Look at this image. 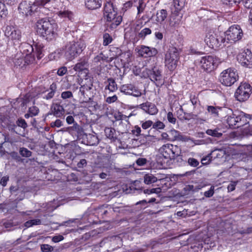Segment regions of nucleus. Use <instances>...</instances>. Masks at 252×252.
<instances>
[{
  "instance_id": "f257e3e1",
  "label": "nucleus",
  "mask_w": 252,
  "mask_h": 252,
  "mask_svg": "<svg viewBox=\"0 0 252 252\" xmlns=\"http://www.w3.org/2000/svg\"><path fill=\"white\" fill-rule=\"evenodd\" d=\"M20 51L12 58L15 66L23 67L27 64L32 63L34 60L33 48L30 44L24 42L19 47Z\"/></svg>"
},
{
  "instance_id": "f03ea898",
  "label": "nucleus",
  "mask_w": 252,
  "mask_h": 252,
  "mask_svg": "<svg viewBox=\"0 0 252 252\" xmlns=\"http://www.w3.org/2000/svg\"><path fill=\"white\" fill-rule=\"evenodd\" d=\"M37 32L47 40L55 38L57 35V25L47 19H42L36 23Z\"/></svg>"
},
{
  "instance_id": "7ed1b4c3",
  "label": "nucleus",
  "mask_w": 252,
  "mask_h": 252,
  "mask_svg": "<svg viewBox=\"0 0 252 252\" xmlns=\"http://www.w3.org/2000/svg\"><path fill=\"white\" fill-rule=\"evenodd\" d=\"M50 2V0H36L34 2L22 1L18 7L20 13L28 17H36L39 16L38 12L40 9L39 6H44Z\"/></svg>"
},
{
  "instance_id": "20e7f679",
  "label": "nucleus",
  "mask_w": 252,
  "mask_h": 252,
  "mask_svg": "<svg viewBox=\"0 0 252 252\" xmlns=\"http://www.w3.org/2000/svg\"><path fill=\"white\" fill-rule=\"evenodd\" d=\"M85 48V46L82 42H70L65 45L64 57L67 61H72L79 56Z\"/></svg>"
},
{
  "instance_id": "39448f33",
  "label": "nucleus",
  "mask_w": 252,
  "mask_h": 252,
  "mask_svg": "<svg viewBox=\"0 0 252 252\" xmlns=\"http://www.w3.org/2000/svg\"><path fill=\"white\" fill-rule=\"evenodd\" d=\"M244 33L241 27L238 25H233L224 33L226 43H235L242 40Z\"/></svg>"
},
{
  "instance_id": "423d86ee",
  "label": "nucleus",
  "mask_w": 252,
  "mask_h": 252,
  "mask_svg": "<svg viewBox=\"0 0 252 252\" xmlns=\"http://www.w3.org/2000/svg\"><path fill=\"white\" fill-rule=\"evenodd\" d=\"M179 50L176 47H171L165 55L164 63L165 66L170 71L176 69L179 60Z\"/></svg>"
},
{
  "instance_id": "0eeeda50",
  "label": "nucleus",
  "mask_w": 252,
  "mask_h": 252,
  "mask_svg": "<svg viewBox=\"0 0 252 252\" xmlns=\"http://www.w3.org/2000/svg\"><path fill=\"white\" fill-rule=\"evenodd\" d=\"M158 152L164 158L171 160L180 156L181 149L177 145L168 143L162 145Z\"/></svg>"
},
{
  "instance_id": "6e6552de",
  "label": "nucleus",
  "mask_w": 252,
  "mask_h": 252,
  "mask_svg": "<svg viewBox=\"0 0 252 252\" xmlns=\"http://www.w3.org/2000/svg\"><path fill=\"white\" fill-rule=\"evenodd\" d=\"M239 79L237 71L229 68L221 72L219 76L220 82L224 86L229 87L233 85Z\"/></svg>"
},
{
  "instance_id": "1a4fd4ad",
  "label": "nucleus",
  "mask_w": 252,
  "mask_h": 252,
  "mask_svg": "<svg viewBox=\"0 0 252 252\" xmlns=\"http://www.w3.org/2000/svg\"><path fill=\"white\" fill-rule=\"evenodd\" d=\"M143 73L157 86H161L164 84L162 70L159 66H155L151 69L146 68Z\"/></svg>"
},
{
  "instance_id": "9d476101",
  "label": "nucleus",
  "mask_w": 252,
  "mask_h": 252,
  "mask_svg": "<svg viewBox=\"0 0 252 252\" xmlns=\"http://www.w3.org/2000/svg\"><path fill=\"white\" fill-rule=\"evenodd\" d=\"M208 46L213 49L220 47L222 45H226L224 36H220L214 32L208 33L204 39Z\"/></svg>"
},
{
  "instance_id": "9b49d317",
  "label": "nucleus",
  "mask_w": 252,
  "mask_h": 252,
  "mask_svg": "<svg viewBox=\"0 0 252 252\" xmlns=\"http://www.w3.org/2000/svg\"><path fill=\"white\" fill-rule=\"evenodd\" d=\"M252 93V87L248 83H241L237 89L235 97L237 100L243 102L247 100Z\"/></svg>"
},
{
  "instance_id": "f8f14e48",
  "label": "nucleus",
  "mask_w": 252,
  "mask_h": 252,
  "mask_svg": "<svg viewBox=\"0 0 252 252\" xmlns=\"http://www.w3.org/2000/svg\"><path fill=\"white\" fill-rule=\"evenodd\" d=\"M217 61V58L212 56L203 57L200 62L201 67L204 71L211 72L218 65Z\"/></svg>"
},
{
  "instance_id": "ddd939ff",
  "label": "nucleus",
  "mask_w": 252,
  "mask_h": 252,
  "mask_svg": "<svg viewBox=\"0 0 252 252\" xmlns=\"http://www.w3.org/2000/svg\"><path fill=\"white\" fill-rule=\"evenodd\" d=\"M237 59L242 65L249 68L252 67V53L249 50L239 54Z\"/></svg>"
},
{
  "instance_id": "4468645a",
  "label": "nucleus",
  "mask_w": 252,
  "mask_h": 252,
  "mask_svg": "<svg viewBox=\"0 0 252 252\" xmlns=\"http://www.w3.org/2000/svg\"><path fill=\"white\" fill-rule=\"evenodd\" d=\"M120 90L121 92L125 94L132 95L134 97H139L142 94L140 90L131 84H125L121 86Z\"/></svg>"
},
{
  "instance_id": "2eb2a0df",
  "label": "nucleus",
  "mask_w": 252,
  "mask_h": 252,
  "mask_svg": "<svg viewBox=\"0 0 252 252\" xmlns=\"http://www.w3.org/2000/svg\"><path fill=\"white\" fill-rule=\"evenodd\" d=\"M137 108L142 110L145 113L150 115H155L158 114V110L156 105L150 101H146L136 106Z\"/></svg>"
},
{
  "instance_id": "dca6fc26",
  "label": "nucleus",
  "mask_w": 252,
  "mask_h": 252,
  "mask_svg": "<svg viewBox=\"0 0 252 252\" xmlns=\"http://www.w3.org/2000/svg\"><path fill=\"white\" fill-rule=\"evenodd\" d=\"M119 15L117 9L114 7L113 3L110 2H106L104 7V16L106 20L111 21V19L113 20V18H116Z\"/></svg>"
},
{
  "instance_id": "f3484780",
  "label": "nucleus",
  "mask_w": 252,
  "mask_h": 252,
  "mask_svg": "<svg viewBox=\"0 0 252 252\" xmlns=\"http://www.w3.org/2000/svg\"><path fill=\"white\" fill-rule=\"evenodd\" d=\"M5 35L9 39L19 41L21 38V32L16 28L7 26L5 30Z\"/></svg>"
},
{
  "instance_id": "a211bd4d",
  "label": "nucleus",
  "mask_w": 252,
  "mask_h": 252,
  "mask_svg": "<svg viewBox=\"0 0 252 252\" xmlns=\"http://www.w3.org/2000/svg\"><path fill=\"white\" fill-rule=\"evenodd\" d=\"M140 56L144 58L155 57L158 53L157 49L154 47H150L145 45H141L138 50Z\"/></svg>"
},
{
  "instance_id": "6ab92c4d",
  "label": "nucleus",
  "mask_w": 252,
  "mask_h": 252,
  "mask_svg": "<svg viewBox=\"0 0 252 252\" xmlns=\"http://www.w3.org/2000/svg\"><path fill=\"white\" fill-rule=\"evenodd\" d=\"M250 119H252L249 115L243 112H237V127L243 126L250 123Z\"/></svg>"
},
{
  "instance_id": "aec40b11",
  "label": "nucleus",
  "mask_w": 252,
  "mask_h": 252,
  "mask_svg": "<svg viewBox=\"0 0 252 252\" xmlns=\"http://www.w3.org/2000/svg\"><path fill=\"white\" fill-rule=\"evenodd\" d=\"M64 110L63 107L58 103H53L48 115H53L56 117H61L64 115Z\"/></svg>"
},
{
  "instance_id": "412c9836",
  "label": "nucleus",
  "mask_w": 252,
  "mask_h": 252,
  "mask_svg": "<svg viewBox=\"0 0 252 252\" xmlns=\"http://www.w3.org/2000/svg\"><path fill=\"white\" fill-rule=\"evenodd\" d=\"M89 67L88 59L86 57L80 59L74 66L73 69L78 72L87 70Z\"/></svg>"
},
{
  "instance_id": "4be33fe9",
  "label": "nucleus",
  "mask_w": 252,
  "mask_h": 252,
  "mask_svg": "<svg viewBox=\"0 0 252 252\" xmlns=\"http://www.w3.org/2000/svg\"><path fill=\"white\" fill-rule=\"evenodd\" d=\"M102 0H85L86 7L90 10H96L101 7Z\"/></svg>"
},
{
  "instance_id": "5701e85b",
  "label": "nucleus",
  "mask_w": 252,
  "mask_h": 252,
  "mask_svg": "<svg viewBox=\"0 0 252 252\" xmlns=\"http://www.w3.org/2000/svg\"><path fill=\"white\" fill-rule=\"evenodd\" d=\"M122 21V17L121 15L113 18V20L111 19V21H107V30L109 31L114 30L121 23Z\"/></svg>"
},
{
  "instance_id": "b1692460",
  "label": "nucleus",
  "mask_w": 252,
  "mask_h": 252,
  "mask_svg": "<svg viewBox=\"0 0 252 252\" xmlns=\"http://www.w3.org/2000/svg\"><path fill=\"white\" fill-rule=\"evenodd\" d=\"M57 90V86L55 83H52L49 90L42 94V97L47 100L50 99L53 97Z\"/></svg>"
},
{
  "instance_id": "393cba45",
  "label": "nucleus",
  "mask_w": 252,
  "mask_h": 252,
  "mask_svg": "<svg viewBox=\"0 0 252 252\" xmlns=\"http://www.w3.org/2000/svg\"><path fill=\"white\" fill-rule=\"evenodd\" d=\"M180 110L182 111L184 113L183 119L185 120H190L191 119H197L198 115L202 112V111L201 110H199L198 111H196L193 109V111L191 113H187L185 112H183V109L182 108H180Z\"/></svg>"
},
{
  "instance_id": "a878e982",
  "label": "nucleus",
  "mask_w": 252,
  "mask_h": 252,
  "mask_svg": "<svg viewBox=\"0 0 252 252\" xmlns=\"http://www.w3.org/2000/svg\"><path fill=\"white\" fill-rule=\"evenodd\" d=\"M237 112L232 113V115L228 116L226 122L230 128L237 127Z\"/></svg>"
},
{
  "instance_id": "bb28decb",
  "label": "nucleus",
  "mask_w": 252,
  "mask_h": 252,
  "mask_svg": "<svg viewBox=\"0 0 252 252\" xmlns=\"http://www.w3.org/2000/svg\"><path fill=\"white\" fill-rule=\"evenodd\" d=\"M86 145L90 146L97 145L99 143V140L96 134H86Z\"/></svg>"
},
{
  "instance_id": "cd10ccee",
  "label": "nucleus",
  "mask_w": 252,
  "mask_h": 252,
  "mask_svg": "<svg viewBox=\"0 0 252 252\" xmlns=\"http://www.w3.org/2000/svg\"><path fill=\"white\" fill-rule=\"evenodd\" d=\"M10 191L12 195L17 196V194L16 193L17 191H19L21 192L20 197H17L16 198V200L20 201L24 199L25 197V192L22 188H20L18 186H12L10 187Z\"/></svg>"
},
{
  "instance_id": "c85d7f7f",
  "label": "nucleus",
  "mask_w": 252,
  "mask_h": 252,
  "mask_svg": "<svg viewBox=\"0 0 252 252\" xmlns=\"http://www.w3.org/2000/svg\"><path fill=\"white\" fill-rule=\"evenodd\" d=\"M104 132L106 137L109 139L111 142H115L117 139L116 130L114 128L107 127L105 129Z\"/></svg>"
},
{
  "instance_id": "c756f323",
  "label": "nucleus",
  "mask_w": 252,
  "mask_h": 252,
  "mask_svg": "<svg viewBox=\"0 0 252 252\" xmlns=\"http://www.w3.org/2000/svg\"><path fill=\"white\" fill-rule=\"evenodd\" d=\"M16 125H13L11 126V127L9 126V129L14 132L17 133L15 130V128L17 126L23 128V129H26L28 127V124L26 121L21 118H19L17 120Z\"/></svg>"
},
{
  "instance_id": "7c9ffc66",
  "label": "nucleus",
  "mask_w": 252,
  "mask_h": 252,
  "mask_svg": "<svg viewBox=\"0 0 252 252\" xmlns=\"http://www.w3.org/2000/svg\"><path fill=\"white\" fill-rule=\"evenodd\" d=\"M167 12L165 9L158 11L156 14V21L159 23L163 22L167 18Z\"/></svg>"
},
{
  "instance_id": "2f4dec72",
  "label": "nucleus",
  "mask_w": 252,
  "mask_h": 252,
  "mask_svg": "<svg viewBox=\"0 0 252 252\" xmlns=\"http://www.w3.org/2000/svg\"><path fill=\"white\" fill-rule=\"evenodd\" d=\"M107 82L108 84L106 86L105 89H108L111 92H114L117 90V85L114 79L108 78Z\"/></svg>"
},
{
  "instance_id": "473e14b6",
  "label": "nucleus",
  "mask_w": 252,
  "mask_h": 252,
  "mask_svg": "<svg viewBox=\"0 0 252 252\" xmlns=\"http://www.w3.org/2000/svg\"><path fill=\"white\" fill-rule=\"evenodd\" d=\"M158 178L152 174H147L144 176V182L147 185L156 183Z\"/></svg>"
},
{
  "instance_id": "72a5a7b5",
  "label": "nucleus",
  "mask_w": 252,
  "mask_h": 252,
  "mask_svg": "<svg viewBox=\"0 0 252 252\" xmlns=\"http://www.w3.org/2000/svg\"><path fill=\"white\" fill-rule=\"evenodd\" d=\"M41 223V220L40 219H33L27 221L24 223V226L27 228L32 227L33 225H40Z\"/></svg>"
},
{
  "instance_id": "f704fd0d",
  "label": "nucleus",
  "mask_w": 252,
  "mask_h": 252,
  "mask_svg": "<svg viewBox=\"0 0 252 252\" xmlns=\"http://www.w3.org/2000/svg\"><path fill=\"white\" fill-rule=\"evenodd\" d=\"M190 101L192 104L194 106L193 110L198 111L200 109V110H201V111L202 110L203 108L199 103V101L197 98L195 97L194 96L190 98Z\"/></svg>"
},
{
  "instance_id": "c9c22d12",
  "label": "nucleus",
  "mask_w": 252,
  "mask_h": 252,
  "mask_svg": "<svg viewBox=\"0 0 252 252\" xmlns=\"http://www.w3.org/2000/svg\"><path fill=\"white\" fill-rule=\"evenodd\" d=\"M220 108L218 107H215L213 106H208L207 111L208 112L212 115L214 117H218L219 116V110Z\"/></svg>"
},
{
  "instance_id": "e433bc0d",
  "label": "nucleus",
  "mask_w": 252,
  "mask_h": 252,
  "mask_svg": "<svg viewBox=\"0 0 252 252\" xmlns=\"http://www.w3.org/2000/svg\"><path fill=\"white\" fill-rule=\"evenodd\" d=\"M152 31L151 29L148 28H145L142 29L140 32L138 33V36L139 38L144 39L145 37L151 33Z\"/></svg>"
},
{
  "instance_id": "4c0bfd02",
  "label": "nucleus",
  "mask_w": 252,
  "mask_h": 252,
  "mask_svg": "<svg viewBox=\"0 0 252 252\" xmlns=\"http://www.w3.org/2000/svg\"><path fill=\"white\" fill-rule=\"evenodd\" d=\"M8 10L3 3L0 2V16L1 18H5L8 15Z\"/></svg>"
},
{
  "instance_id": "58836bf2",
  "label": "nucleus",
  "mask_w": 252,
  "mask_h": 252,
  "mask_svg": "<svg viewBox=\"0 0 252 252\" xmlns=\"http://www.w3.org/2000/svg\"><path fill=\"white\" fill-rule=\"evenodd\" d=\"M19 153L22 157L26 158L30 157L32 153L31 151L24 147L20 148Z\"/></svg>"
},
{
  "instance_id": "ea45409f",
  "label": "nucleus",
  "mask_w": 252,
  "mask_h": 252,
  "mask_svg": "<svg viewBox=\"0 0 252 252\" xmlns=\"http://www.w3.org/2000/svg\"><path fill=\"white\" fill-rule=\"evenodd\" d=\"M206 133L209 135L216 137H220L222 135V133L218 131L217 129H207Z\"/></svg>"
},
{
  "instance_id": "a19ab883",
  "label": "nucleus",
  "mask_w": 252,
  "mask_h": 252,
  "mask_svg": "<svg viewBox=\"0 0 252 252\" xmlns=\"http://www.w3.org/2000/svg\"><path fill=\"white\" fill-rule=\"evenodd\" d=\"M2 135L4 137V142L3 143H9L11 144L16 142L17 141L13 137L10 136L8 134L3 133Z\"/></svg>"
},
{
  "instance_id": "79ce46f5",
  "label": "nucleus",
  "mask_w": 252,
  "mask_h": 252,
  "mask_svg": "<svg viewBox=\"0 0 252 252\" xmlns=\"http://www.w3.org/2000/svg\"><path fill=\"white\" fill-rule=\"evenodd\" d=\"M103 45L107 46L112 41V38L108 33H105L103 36Z\"/></svg>"
},
{
  "instance_id": "37998d69",
  "label": "nucleus",
  "mask_w": 252,
  "mask_h": 252,
  "mask_svg": "<svg viewBox=\"0 0 252 252\" xmlns=\"http://www.w3.org/2000/svg\"><path fill=\"white\" fill-rule=\"evenodd\" d=\"M86 91V88L84 87V86L82 85L79 88V93L81 95V98H82L83 101L85 102L91 99L90 97L87 98L85 96V92Z\"/></svg>"
},
{
  "instance_id": "c03bdc74",
  "label": "nucleus",
  "mask_w": 252,
  "mask_h": 252,
  "mask_svg": "<svg viewBox=\"0 0 252 252\" xmlns=\"http://www.w3.org/2000/svg\"><path fill=\"white\" fill-rule=\"evenodd\" d=\"M40 250L42 252H52L54 251V248L48 244H42Z\"/></svg>"
},
{
  "instance_id": "a18cd8bd",
  "label": "nucleus",
  "mask_w": 252,
  "mask_h": 252,
  "mask_svg": "<svg viewBox=\"0 0 252 252\" xmlns=\"http://www.w3.org/2000/svg\"><path fill=\"white\" fill-rule=\"evenodd\" d=\"M70 128L74 131L77 132L78 134L82 135L83 132V128L76 123H74L73 126L70 127Z\"/></svg>"
},
{
  "instance_id": "49530a36",
  "label": "nucleus",
  "mask_w": 252,
  "mask_h": 252,
  "mask_svg": "<svg viewBox=\"0 0 252 252\" xmlns=\"http://www.w3.org/2000/svg\"><path fill=\"white\" fill-rule=\"evenodd\" d=\"M28 112L32 114V116H35L38 114L39 109L37 107L33 106L29 108Z\"/></svg>"
},
{
  "instance_id": "de8ad7c7",
  "label": "nucleus",
  "mask_w": 252,
  "mask_h": 252,
  "mask_svg": "<svg viewBox=\"0 0 252 252\" xmlns=\"http://www.w3.org/2000/svg\"><path fill=\"white\" fill-rule=\"evenodd\" d=\"M188 164L194 167H197L199 164V161L195 158H189L188 159Z\"/></svg>"
},
{
  "instance_id": "09e8293b",
  "label": "nucleus",
  "mask_w": 252,
  "mask_h": 252,
  "mask_svg": "<svg viewBox=\"0 0 252 252\" xmlns=\"http://www.w3.org/2000/svg\"><path fill=\"white\" fill-rule=\"evenodd\" d=\"M61 56V54L60 51L57 50L55 51L54 53L50 54L49 56V58L50 60H58L59 59Z\"/></svg>"
},
{
  "instance_id": "8fccbe9b",
  "label": "nucleus",
  "mask_w": 252,
  "mask_h": 252,
  "mask_svg": "<svg viewBox=\"0 0 252 252\" xmlns=\"http://www.w3.org/2000/svg\"><path fill=\"white\" fill-rule=\"evenodd\" d=\"M73 97V94L71 91H64L62 93L61 97L63 99L70 98Z\"/></svg>"
},
{
  "instance_id": "3c124183",
  "label": "nucleus",
  "mask_w": 252,
  "mask_h": 252,
  "mask_svg": "<svg viewBox=\"0 0 252 252\" xmlns=\"http://www.w3.org/2000/svg\"><path fill=\"white\" fill-rule=\"evenodd\" d=\"M165 127L164 124L160 121H157L155 123H153V128L157 129H162Z\"/></svg>"
},
{
  "instance_id": "603ef678",
  "label": "nucleus",
  "mask_w": 252,
  "mask_h": 252,
  "mask_svg": "<svg viewBox=\"0 0 252 252\" xmlns=\"http://www.w3.org/2000/svg\"><path fill=\"white\" fill-rule=\"evenodd\" d=\"M167 118L168 122L171 124H175L176 122V119L174 117L172 112H169L167 113Z\"/></svg>"
},
{
  "instance_id": "864d4df0",
  "label": "nucleus",
  "mask_w": 252,
  "mask_h": 252,
  "mask_svg": "<svg viewBox=\"0 0 252 252\" xmlns=\"http://www.w3.org/2000/svg\"><path fill=\"white\" fill-rule=\"evenodd\" d=\"M86 82L83 85L86 88L87 91L91 90L93 87V81L91 79H86Z\"/></svg>"
},
{
  "instance_id": "5fc2aeb1",
  "label": "nucleus",
  "mask_w": 252,
  "mask_h": 252,
  "mask_svg": "<svg viewBox=\"0 0 252 252\" xmlns=\"http://www.w3.org/2000/svg\"><path fill=\"white\" fill-rule=\"evenodd\" d=\"M214 187L211 186L209 189V190L204 192V195L206 197H211L214 194Z\"/></svg>"
},
{
  "instance_id": "6e6d98bb",
  "label": "nucleus",
  "mask_w": 252,
  "mask_h": 252,
  "mask_svg": "<svg viewBox=\"0 0 252 252\" xmlns=\"http://www.w3.org/2000/svg\"><path fill=\"white\" fill-rule=\"evenodd\" d=\"M62 126H63V123L59 119H57L55 122H52L50 124V126L52 127H60Z\"/></svg>"
},
{
  "instance_id": "4d7b16f0",
  "label": "nucleus",
  "mask_w": 252,
  "mask_h": 252,
  "mask_svg": "<svg viewBox=\"0 0 252 252\" xmlns=\"http://www.w3.org/2000/svg\"><path fill=\"white\" fill-rule=\"evenodd\" d=\"M161 139L163 140H165V141H174V139L170 137L168 134L166 132H163L161 134Z\"/></svg>"
},
{
  "instance_id": "13d9d810",
  "label": "nucleus",
  "mask_w": 252,
  "mask_h": 252,
  "mask_svg": "<svg viewBox=\"0 0 252 252\" xmlns=\"http://www.w3.org/2000/svg\"><path fill=\"white\" fill-rule=\"evenodd\" d=\"M152 126H153V122L151 120H148L143 122L141 126L143 129H146L151 127Z\"/></svg>"
},
{
  "instance_id": "bf43d9fd",
  "label": "nucleus",
  "mask_w": 252,
  "mask_h": 252,
  "mask_svg": "<svg viewBox=\"0 0 252 252\" xmlns=\"http://www.w3.org/2000/svg\"><path fill=\"white\" fill-rule=\"evenodd\" d=\"M67 71V67L65 66H62L59 68L57 74L59 76H63L66 73Z\"/></svg>"
},
{
  "instance_id": "052dcab7",
  "label": "nucleus",
  "mask_w": 252,
  "mask_h": 252,
  "mask_svg": "<svg viewBox=\"0 0 252 252\" xmlns=\"http://www.w3.org/2000/svg\"><path fill=\"white\" fill-rule=\"evenodd\" d=\"M118 99V97L116 95H114L112 96H108L106 99V102L108 103H111L116 102Z\"/></svg>"
},
{
  "instance_id": "680f3d73",
  "label": "nucleus",
  "mask_w": 252,
  "mask_h": 252,
  "mask_svg": "<svg viewBox=\"0 0 252 252\" xmlns=\"http://www.w3.org/2000/svg\"><path fill=\"white\" fill-rule=\"evenodd\" d=\"M243 1V5L245 7L251 9V10H252V0H244Z\"/></svg>"
},
{
  "instance_id": "e2e57ef3",
  "label": "nucleus",
  "mask_w": 252,
  "mask_h": 252,
  "mask_svg": "<svg viewBox=\"0 0 252 252\" xmlns=\"http://www.w3.org/2000/svg\"><path fill=\"white\" fill-rule=\"evenodd\" d=\"M141 131V128L138 126H135L132 130V133L137 136L140 135Z\"/></svg>"
},
{
  "instance_id": "0e129e2a",
  "label": "nucleus",
  "mask_w": 252,
  "mask_h": 252,
  "mask_svg": "<svg viewBox=\"0 0 252 252\" xmlns=\"http://www.w3.org/2000/svg\"><path fill=\"white\" fill-rule=\"evenodd\" d=\"M174 3L176 8L180 10L183 5V0L181 1L180 0H174Z\"/></svg>"
},
{
  "instance_id": "69168bd1",
  "label": "nucleus",
  "mask_w": 252,
  "mask_h": 252,
  "mask_svg": "<svg viewBox=\"0 0 252 252\" xmlns=\"http://www.w3.org/2000/svg\"><path fill=\"white\" fill-rule=\"evenodd\" d=\"M87 162L85 159H82L78 162L77 166L79 168H82L87 165Z\"/></svg>"
},
{
  "instance_id": "338daca9",
  "label": "nucleus",
  "mask_w": 252,
  "mask_h": 252,
  "mask_svg": "<svg viewBox=\"0 0 252 252\" xmlns=\"http://www.w3.org/2000/svg\"><path fill=\"white\" fill-rule=\"evenodd\" d=\"M64 237L61 235L55 236L52 237V240L54 243H58L63 239Z\"/></svg>"
},
{
  "instance_id": "774afa93",
  "label": "nucleus",
  "mask_w": 252,
  "mask_h": 252,
  "mask_svg": "<svg viewBox=\"0 0 252 252\" xmlns=\"http://www.w3.org/2000/svg\"><path fill=\"white\" fill-rule=\"evenodd\" d=\"M9 180V177L7 176L2 177L0 180V184L3 186L5 187L6 186L7 183Z\"/></svg>"
}]
</instances>
